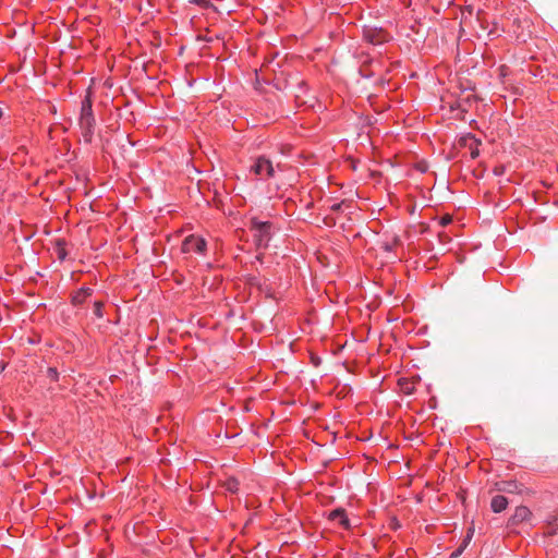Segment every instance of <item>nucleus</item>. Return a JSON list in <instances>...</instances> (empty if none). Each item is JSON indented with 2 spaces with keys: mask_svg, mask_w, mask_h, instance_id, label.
<instances>
[{
  "mask_svg": "<svg viewBox=\"0 0 558 558\" xmlns=\"http://www.w3.org/2000/svg\"><path fill=\"white\" fill-rule=\"evenodd\" d=\"M78 126L84 142L90 144L94 138L96 120L93 113V102L89 94H87L81 102Z\"/></svg>",
  "mask_w": 558,
  "mask_h": 558,
  "instance_id": "obj_1",
  "label": "nucleus"
},
{
  "mask_svg": "<svg viewBox=\"0 0 558 558\" xmlns=\"http://www.w3.org/2000/svg\"><path fill=\"white\" fill-rule=\"evenodd\" d=\"M248 230L252 233L256 248L265 250L272 238L275 226L271 221H262L257 217H253L250 219Z\"/></svg>",
  "mask_w": 558,
  "mask_h": 558,
  "instance_id": "obj_2",
  "label": "nucleus"
},
{
  "mask_svg": "<svg viewBox=\"0 0 558 558\" xmlns=\"http://www.w3.org/2000/svg\"><path fill=\"white\" fill-rule=\"evenodd\" d=\"M251 172L260 180H269L275 175V168L268 158L259 156L251 166Z\"/></svg>",
  "mask_w": 558,
  "mask_h": 558,
  "instance_id": "obj_3",
  "label": "nucleus"
},
{
  "mask_svg": "<svg viewBox=\"0 0 558 558\" xmlns=\"http://www.w3.org/2000/svg\"><path fill=\"white\" fill-rule=\"evenodd\" d=\"M206 251H207V242L205 241L204 238L195 235V234L187 235L183 240L182 245H181V252L184 254L194 252L199 255H204L206 253Z\"/></svg>",
  "mask_w": 558,
  "mask_h": 558,
  "instance_id": "obj_4",
  "label": "nucleus"
},
{
  "mask_svg": "<svg viewBox=\"0 0 558 558\" xmlns=\"http://www.w3.org/2000/svg\"><path fill=\"white\" fill-rule=\"evenodd\" d=\"M327 519L332 522H338V525L342 527L343 530H351V523L347 515V511L344 508H337L331 510L327 514Z\"/></svg>",
  "mask_w": 558,
  "mask_h": 558,
  "instance_id": "obj_5",
  "label": "nucleus"
},
{
  "mask_svg": "<svg viewBox=\"0 0 558 558\" xmlns=\"http://www.w3.org/2000/svg\"><path fill=\"white\" fill-rule=\"evenodd\" d=\"M93 293L94 290L92 288L83 287L71 294V304L73 306L83 305Z\"/></svg>",
  "mask_w": 558,
  "mask_h": 558,
  "instance_id": "obj_6",
  "label": "nucleus"
},
{
  "mask_svg": "<svg viewBox=\"0 0 558 558\" xmlns=\"http://www.w3.org/2000/svg\"><path fill=\"white\" fill-rule=\"evenodd\" d=\"M532 515L531 510L525 506H519L515 508L514 513L509 520L511 525H518L526 520H529Z\"/></svg>",
  "mask_w": 558,
  "mask_h": 558,
  "instance_id": "obj_7",
  "label": "nucleus"
},
{
  "mask_svg": "<svg viewBox=\"0 0 558 558\" xmlns=\"http://www.w3.org/2000/svg\"><path fill=\"white\" fill-rule=\"evenodd\" d=\"M496 489L504 493L520 494L522 492V485L517 481H501L496 483Z\"/></svg>",
  "mask_w": 558,
  "mask_h": 558,
  "instance_id": "obj_8",
  "label": "nucleus"
},
{
  "mask_svg": "<svg viewBox=\"0 0 558 558\" xmlns=\"http://www.w3.org/2000/svg\"><path fill=\"white\" fill-rule=\"evenodd\" d=\"M53 254L60 262L65 260L68 257L66 241L62 238L56 239L52 242Z\"/></svg>",
  "mask_w": 558,
  "mask_h": 558,
  "instance_id": "obj_9",
  "label": "nucleus"
},
{
  "mask_svg": "<svg viewBox=\"0 0 558 558\" xmlns=\"http://www.w3.org/2000/svg\"><path fill=\"white\" fill-rule=\"evenodd\" d=\"M509 501L502 495H496L492 498L490 508L495 513H500L506 510Z\"/></svg>",
  "mask_w": 558,
  "mask_h": 558,
  "instance_id": "obj_10",
  "label": "nucleus"
},
{
  "mask_svg": "<svg viewBox=\"0 0 558 558\" xmlns=\"http://www.w3.org/2000/svg\"><path fill=\"white\" fill-rule=\"evenodd\" d=\"M299 92L294 94L296 106H310L308 101L303 98V94L307 90L306 83L304 81H300L298 83Z\"/></svg>",
  "mask_w": 558,
  "mask_h": 558,
  "instance_id": "obj_11",
  "label": "nucleus"
},
{
  "mask_svg": "<svg viewBox=\"0 0 558 558\" xmlns=\"http://www.w3.org/2000/svg\"><path fill=\"white\" fill-rule=\"evenodd\" d=\"M398 386L402 393L404 395H412L415 391V385L411 380L407 378H399L398 379Z\"/></svg>",
  "mask_w": 558,
  "mask_h": 558,
  "instance_id": "obj_12",
  "label": "nucleus"
},
{
  "mask_svg": "<svg viewBox=\"0 0 558 558\" xmlns=\"http://www.w3.org/2000/svg\"><path fill=\"white\" fill-rule=\"evenodd\" d=\"M385 36L386 35L383 31L365 33V38L374 45L383 43L385 40Z\"/></svg>",
  "mask_w": 558,
  "mask_h": 558,
  "instance_id": "obj_13",
  "label": "nucleus"
},
{
  "mask_svg": "<svg viewBox=\"0 0 558 558\" xmlns=\"http://www.w3.org/2000/svg\"><path fill=\"white\" fill-rule=\"evenodd\" d=\"M222 486L227 492L235 494L240 488V482L235 477H228Z\"/></svg>",
  "mask_w": 558,
  "mask_h": 558,
  "instance_id": "obj_14",
  "label": "nucleus"
},
{
  "mask_svg": "<svg viewBox=\"0 0 558 558\" xmlns=\"http://www.w3.org/2000/svg\"><path fill=\"white\" fill-rule=\"evenodd\" d=\"M475 136L471 133H468L459 138V146L464 148H470L473 144H475Z\"/></svg>",
  "mask_w": 558,
  "mask_h": 558,
  "instance_id": "obj_15",
  "label": "nucleus"
},
{
  "mask_svg": "<svg viewBox=\"0 0 558 558\" xmlns=\"http://www.w3.org/2000/svg\"><path fill=\"white\" fill-rule=\"evenodd\" d=\"M104 306H105V303L102 301H95L94 302L93 312H94V315L97 318H102L104 317Z\"/></svg>",
  "mask_w": 558,
  "mask_h": 558,
  "instance_id": "obj_16",
  "label": "nucleus"
},
{
  "mask_svg": "<svg viewBox=\"0 0 558 558\" xmlns=\"http://www.w3.org/2000/svg\"><path fill=\"white\" fill-rule=\"evenodd\" d=\"M481 145V141L475 138V144H473L469 150H470V156L472 159H476L478 156H480V149H478V146Z\"/></svg>",
  "mask_w": 558,
  "mask_h": 558,
  "instance_id": "obj_17",
  "label": "nucleus"
},
{
  "mask_svg": "<svg viewBox=\"0 0 558 558\" xmlns=\"http://www.w3.org/2000/svg\"><path fill=\"white\" fill-rule=\"evenodd\" d=\"M343 206H348L345 201H341V202H339V203H333V204H331V205H330V207H329V209H330L331 211L338 213V211L342 210V207H343Z\"/></svg>",
  "mask_w": 558,
  "mask_h": 558,
  "instance_id": "obj_18",
  "label": "nucleus"
},
{
  "mask_svg": "<svg viewBox=\"0 0 558 558\" xmlns=\"http://www.w3.org/2000/svg\"><path fill=\"white\" fill-rule=\"evenodd\" d=\"M48 376H49L52 380L57 381V380H58V378H59V373H58L57 368H54V367H49V368H48Z\"/></svg>",
  "mask_w": 558,
  "mask_h": 558,
  "instance_id": "obj_19",
  "label": "nucleus"
},
{
  "mask_svg": "<svg viewBox=\"0 0 558 558\" xmlns=\"http://www.w3.org/2000/svg\"><path fill=\"white\" fill-rule=\"evenodd\" d=\"M506 171V167L504 165H499V166H496L494 169H493V173L497 177H500L505 173Z\"/></svg>",
  "mask_w": 558,
  "mask_h": 558,
  "instance_id": "obj_20",
  "label": "nucleus"
},
{
  "mask_svg": "<svg viewBox=\"0 0 558 558\" xmlns=\"http://www.w3.org/2000/svg\"><path fill=\"white\" fill-rule=\"evenodd\" d=\"M472 536H473V530H472V529H470V530H469V532H468V534H466V536H465V538H464V539H463V542L461 543V546H463L464 548H466V547H468V545H469V543H470V541H471V538H472Z\"/></svg>",
  "mask_w": 558,
  "mask_h": 558,
  "instance_id": "obj_21",
  "label": "nucleus"
},
{
  "mask_svg": "<svg viewBox=\"0 0 558 558\" xmlns=\"http://www.w3.org/2000/svg\"><path fill=\"white\" fill-rule=\"evenodd\" d=\"M451 221H452L451 216H449V215H445V216H442V217L440 218L439 223H440L442 227H446V226H448L449 223H451Z\"/></svg>",
  "mask_w": 558,
  "mask_h": 558,
  "instance_id": "obj_22",
  "label": "nucleus"
},
{
  "mask_svg": "<svg viewBox=\"0 0 558 558\" xmlns=\"http://www.w3.org/2000/svg\"><path fill=\"white\" fill-rule=\"evenodd\" d=\"M465 548L463 546H459L451 555L449 558H458L461 556V554L463 553Z\"/></svg>",
  "mask_w": 558,
  "mask_h": 558,
  "instance_id": "obj_23",
  "label": "nucleus"
},
{
  "mask_svg": "<svg viewBox=\"0 0 558 558\" xmlns=\"http://www.w3.org/2000/svg\"><path fill=\"white\" fill-rule=\"evenodd\" d=\"M465 548L463 546H459L451 555L449 558H458L461 556V554L463 553Z\"/></svg>",
  "mask_w": 558,
  "mask_h": 558,
  "instance_id": "obj_24",
  "label": "nucleus"
},
{
  "mask_svg": "<svg viewBox=\"0 0 558 558\" xmlns=\"http://www.w3.org/2000/svg\"><path fill=\"white\" fill-rule=\"evenodd\" d=\"M191 2L199 4L202 7H207L208 5V1H206V0H191Z\"/></svg>",
  "mask_w": 558,
  "mask_h": 558,
  "instance_id": "obj_25",
  "label": "nucleus"
},
{
  "mask_svg": "<svg viewBox=\"0 0 558 558\" xmlns=\"http://www.w3.org/2000/svg\"><path fill=\"white\" fill-rule=\"evenodd\" d=\"M517 39L521 40V41H526V38L525 36L522 34V33H517Z\"/></svg>",
  "mask_w": 558,
  "mask_h": 558,
  "instance_id": "obj_26",
  "label": "nucleus"
},
{
  "mask_svg": "<svg viewBox=\"0 0 558 558\" xmlns=\"http://www.w3.org/2000/svg\"><path fill=\"white\" fill-rule=\"evenodd\" d=\"M325 225L332 226V225H335V221L332 219H330V221H328V218H325Z\"/></svg>",
  "mask_w": 558,
  "mask_h": 558,
  "instance_id": "obj_27",
  "label": "nucleus"
},
{
  "mask_svg": "<svg viewBox=\"0 0 558 558\" xmlns=\"http://www.w3.org/2000/svg\"><path fill=\"white\" fill-rule=\"evenodd\" d=\"M521 23L522 22L520 20H514V22H513V24L517 25L518 28L521 27Z\"/></svg>",
  "mask_w": 558,
  "mask_h": 558,
  "instance_id": "obj_28",
  "label": "nucleus"
},
{
  "mask_svg": "<svg viewBox=\"0 0 558 558\" xmlns=\"http://www.w3.org/2000/svg\"><path fill=\"white\" fill-rule=\"evenodd\" d=\"M256 259H257V260H259V262H262V259H263V253L258 254V255L256 256Z\"/></svg>",
  "mask_w": 558,
  "mask_h": 558,
  "instance_id": "obj_29",
  "label": "nucleus"
},
{
  "mask_svg": "<svg viewBox=\"0 0 558 558\" xmlns=\"http://www.w3.org/2000/svg\"><path fill=\"white\" fill-rule=\"evenodd\" d=\"M414 210H415V208H414V207L410 208V213H411V214H413V213H414Z\"/></svg>",
  "mask_w": 558,
  "mask_h": 558,
  "instance_id": "obj_30",
  "label": "nucleus"
},
{
  "mask_svg": "<svg viewBox=\"0 0 558 558\" xmlns=\"http://www.w3.org/2000/svg\"><path fill=\"white\" fill-rule=\"evenodd\" d=\"M2 118V110L0 109V119Z\"/></svg>",
  "mask_w": 558,
  "mask_h": 558,
  "instance_id": "obj_31",
  "label": "nucleus"
}]
</instances>
